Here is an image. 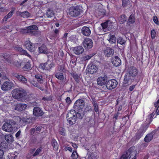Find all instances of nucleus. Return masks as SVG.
Segmentation results:
<instances>
[{"instance_id":"1","label":"nucleus","mask_w":159,"mask_h":159,"mask_svg":"<svg viewBox=\"0 0 159 159\" xmlns=\"http://www.w3.org/2000/svg\"><path fill=\"white\" fill-rule=\"evenodd\" d=\"M12 94L14 98L20 100L25 99L26 95V91L21 88L14 89L12 91Z\"/></svg>"},{"instance_id":"2","label":"nucleus","mask_w":159,"mask_h":159,"mask_svg":"<svg viewBox=\"0 0 159 159\" xmlns=\"http://www.w3.org/2000/svg\"><path fill=\"white\" fill-rule=\"evenodd\" d=\"M3 57L9 63L12 64L17 67H20L21 66L22 62L20 60L17 61L16 62L14 61V57L13 55L5 53L3 54Z\"/></svg>"},{"instance_id":"3","label":"nucleus","mask_w":159,"mask_h":159,"mask_svg":"<svg viewBox=\"0 0 159 159\" xmlns=\"http://www.w3.org/2000/svg\"><path fill=\"white\" fill-rule=\"evenodd\" d=\"M76 117V112L75 110H70L67 114V120L69 123L71 125H73L75 123Z\"/></svg>"},{"instance_id":"4","label":"nucleus","mask_w":159,"mask_h":159,"mask_svg":"<svg viewBox=\"0 0 159 159\" xmlns=\"http://www.w3.org/2000/svg\"><path fill=\"white\" fill-rule=\"evenodd\" d=\"M38 29V28L36 25H33L27 27L25 29H22L20 31L23 34L28 33L31 35H34L36 32L34 30H37Z\"/></svg>"},{"instance_id":"5","label":"nucleus","mask_w":159,"mask_h":159,"mask_svg":"<svg viewBox=\"0 0 159 159\" xmlns=\"http://www.w3.org/2000/svg\"><path fill=\"white\" fill-rule=\"evenodd\" d=\"M16 122L12 120H10L9 122H6L3 124L2 127V129L7 132H11L13 131V127L12 125H15Z\"/></svg>"},{"instance_id":"6","label":"nucleus","mask_w":159,"mask_h":159,"mask_svg":"<svg viewBox=\"0 0 159 159\" xmlns=\"http://www.w3.org/2000/svg\"><path fill=\"white\" fill-rule=\"evenodd\" d=\"M81 11L79 6L72 7L69 9V14L71 16L76 17L79 16Z\"/></svg>"},{"instance_id":"7","label":"nucleus","mask_w":159,"mask_h":159,"mask_svg":"<svg viewBox=\"0 0 159 159\" xmlns=\"http://www.w3.org/2000/svg\"><path fill=\"white\" fill-rule=\"evenodd\" d=\"M84 106V101L82 99H79L74 103L73 108L75 110L79 111L83 108Z\"/></svg>"},{"instance_id":"8","label":"nucleus","mask_w":159,"mask_h":159,"mask_svg":"<svg viewBox=\"0 0 159 159\" xmlns=\"http://www.w3.org/2000/svg\"><path fill=\"white\" fill-rule=\"evenodd\" d=\"M54 65L53 62L51 61H48L44 63L40 64L39 67L43 70H48L51 68L53 67Z\"/></svg>"},{"instance_id":"9","label":"nucleus","mask_w":159,"mask_h":159,"mask_svg":"<svg viewBox=\"0 0 159 159\" xmlns=\"http://www.w3.org/2000/svg\"><path fill=\"white\" fill-rule=\"evenodd\" d=\"M117 84V82L115 80H109L106 84V87L108 89H112L116 87Z\"/></svg>"},{"instance_id":"10","label":"nucleus","mask_w":159,"mask_h":159,"mask_svg":"<svg viewBox=\"0 0 159 159\" xmlns=\"http://www.w3.org/2000/svg\"><path fill=\"white\" fill-rule=\"evenodd\" d=\"M13 86V84L12 82L6 81L2 84L1 89L3 91H8L11 89Z\"/></svg>"},{"instance_id":"11","label":"nucleus","mask_w":159,"mask_h":159,"mask_svg":"<svg viewBox=\"0 0 159 159\" xmlns=\"http://www.w3.org/2000/svg\"><path fill=\"white\" fill-rule=\"evenodd\" d=\"M83 43L84 47L85 48H92L93 45V41L89 38H86L84 39Z\"/></svg>"},{"instance_id":"12","label":"nucleus","mask_w":159,"mask_h":159,"mask_svg":"<svg viewBox=\"0 0 159 159\" xmlns=\"http://www.w3.org/2000/svg\"><path fill=\"white\" fill-rule=\"evenodd\" d=\"M127 154L130 156L129 159H135L137 152L134 150V147H131L127 151Z\"/></svg>"},{"instance_id":"13","label":"nucleus","mask_w":159,"mask_h":159,"mask_svg":"<svg viewBox=\"0 0 159 159\" xmlns=\"http://www.w3.org/2000/svg\"><path fill=\"white\" fill-rule=\"evenodd\" d=\"M138 71L136 68L134 66H131L128 69L127 73L132 77L136 76L138 74Z\"/></svg>"},{"instance_id":"14","label":"nucleus","mask_w":159,"mask_h":159,"mask_svg":"<svg viewBox=\"0 0 159 159\" xmlns=\"http://www.w3.org/2000/svg\"><path fill=\"white\" fill-rule=\"evenodd\" d=\"M25 45L26 48L31 52H34L35 50L34 44H33L28 40L25 41Z\"/></svg>"},{"instance_id":"15","label":"nucleus","mask_w":159,"mask_h":159,"mask_svg":"<svg viewBox=\"0 0 159 159\" xmlns=\"http://www.w3.org/2000/svg\"><path fill=\"white\" fill-rule=\"evenodd\" d=\"M74 53L77 55L82 54L84 52V49L81 46L75 47L73 48Z\"/></svg>"},{"instance_id":"16","label":"nucleus","mask_w":159,"mask_h":159,"mask_svg":"<svg viewBox=\"0 0 159 159\" xmlns=\"http://www.w3.org/2000/svg\"><path fill=\"white\" fill-rule=\"evenodd\" d=\"M107 79L106 76L99 77L97 80V83L98 85L102 86L106 83Z\"/></svg>"},{"instance_id":"17","label":"nucleus","mask_w":159,"mask_h":159,"mask_svg":"<svg viewBox=\"0 0 159 159\" xmlns=\"http://www.w3.org/2000/svg\"><path fill=\"white\" fill-rule=\"evenodd\" d=\"M55 76L58 80H60L62 82H64L65 81V79L64 77L63 74L61 71L58 70L56 71Z\"/></svg>"},{"instance_id":"18","label":"nucleus","mask_w":159,"mask_h":159,"mask_svg":"<svg viewBox=\"0 0 159 159\" xmlns=\"http://www.w3.org/2000/svg\"><path fill=\"white\" fill-rule=\"evenodd\" d=\"M33 112L34 115L37 116H41L43 114L42 111L39 107H34Z\"/></svg>"},{"instance_id":"19","label":"nucleus","mask_w":159,"mask_h":159,"mask_svg":"<svg viewBox=\"0 0 159 159\" xmlns=\"http://www.w3.org/2000/svg\"><path fill=\"white\" fill-rule=\"evenodd\" d=\"M81 32L83 35L86 36H89L91 34V30L89 28L86 26H84L82 28Z\"/></svg>"},{"instance_id":"20","label":"nucleus","mask_w":159,"mask_h":159,"mask_svg":"<svg viewBox=\"0 0 159 159\" xmlns=\"http://www.w3.org/2000/svg\"><path fill=\"white\" fill-rule=\"evenodd\" d=\"M114 50L110 48H107L104 51V55L107 57H110L113 55Z\"/></svg>"},{"instance_id":"21","label":"nucleus","mask_w":159,"mask_h":159,"mask_svg":"<svg viewBox=\"0 0 159 159\" xmlns=\"http://www.w3.org/2000/svg\"><path fill=\"white\" fill-rule=\"evenodd\" d=\"M14 76L20 82L22 83L26 84L27 82V79L21 75L16 74L14 75Z\"/></svg>"},{"instance_id":"22","label":"nucleus","mask_w":159,"mask_h":159,"mask_svg":"<svg viewBox=\"0 0 159 159\" xmlns=\"http://www.w3.org/2000/svg\"><path fill=\"white\" fill-rule=\"evenodd\" d=\"M112 62L114 66H118L121 64V61L118 57L116 56L114 58H112Z\"/></svg>"},{"instance_id":"23","label":"nucleus","mask_w":159,"mask_h":159,"mask_svg":"<svg viewBox=\"0 0 159 159\" xmlns=\"http://www.w3.org/2000/svg\"><path fill=\"white\" fill-rule=\"evenodd\" d=\"M27 106V105L25 104H17L16 106L15 109L19 111H21L25 109Z\"/></svg>"},{"instance_id":"24","label":"nucleus","mask_w":159,"mask_h":159,"mask_svg":"<svg viewBox=\"0 0 159 159\" xmlns=\"http://www.w3.org/2000/svg\"><path fill=\"white\" fill-rule=\"evenodd\" d=\"M5 139L8 143H11L14 141V138L12 135L10 134H6L5 135Z\"/></svg>"},{"instance_id":"25","label":"nucleus","mask_w":159,"mask_h":159,"mask_svg":"<svg viewBox=\"0 0 159 159\" xmlns=\"http://www.w3.org/2000/svg\"><path fill=\"white\" fill-rule=\"evenodd\" d=\"M98 69V67L97 66L94 64H92L91 65L89 72L91 74L95 73L97 72Z\"/></svg>"},{"instance_id":"26","label":"nucleus","mask_w":159,"mask_h":159,"mask_svg":"<svg viewBox=\"0 0 159 159\" xmlns=\"http://www.w3.org/2000/svg\"><path fill=\"white\" fill-rule=\"evenodd\" d=\"M118 20L120 24H123L126 21L127 17L125 15H122L119 16Z\"/></svg>"},{"instance_id":"27","label":"nucleus","mask_w":159,"mask_h":159,"mask_svg":"<svg viewBox=\"0 0 159 159\" xmlns=\"http://www.w3.org/2000/svg\"><path fill=\"white\" fill-rule=\"evenodd\" d=\"M16 50L20 53L21 54L24 55L29 57L30 56L26 50H23L21 48L17 47Z\"/></svg>"},{"instance_id":"28","label":"nucleus","mask_w":159,"mask_h":159,"mask_svg":"<svg viewBox=\"0 0 159 159\" xmlns=\"http://www.w3.org/2000/svg\"><path fill=\"white\" fill-rule=\"evenodd\" d=\"M39 52L41 53H46L48 52L47 49L44 45H42L39 48Z\"/></svg>"},{"instance_id":"29","label":"nucleus","mask_w":159,"mask_h":159,"mask_svg":"<svg viewBox=\"0 0 159 159\" xmlns=\"http://www.w3.org/2000/svg\"><path fill=\"white\" fill-rule=\"evenodd\" d=\"M21 121L25 123H30L32 122V118L24 117L20 119V121Z\"/></svg>"},{"instance_id":"30","label":"nucleus","mask_w":159,"mask_h":159,"mask_svg":"<svg viewBox=\"0 0 159 159\" xmlns=\"http://www.w3.org/2000/svg\"><path fill=\"white\" fill-rule=\"evenodd\" d=\"M110 38L108 40L109 43H115L116 41V38L115 35L110 34Z\"/></svg>"},{"instance_id":"31","label":"nucleus","mask_w":159,"mask_h":159,"mask_svg":"<svg viewBox=\"0 0 159 159\" xmlns=\"http://www.w3.org/2000/svg\"><path fill=\"white\" fill-rule=\"evenodd\" d=\"M153 138L152 134H149L147 135L144 138V141L146 142L150 141Z\"/></svg>"},{"instance_id":"32","label":"nucleus","mask_w":159,"mask_h":159,"mask_svg":"<svg viewBox=\"0 0 159 159\" xmlns=\"http://www.w3.org/2000/svg\"><path fill=\"white\" fill-rule=\"evenodd\" d=\"M20 15L21 16L25 18H28L30 17V14L27 11L21 12L20 13Z\"/></svg>"},{"instance_id":"33","label":"nucleus","mask_w":159,"mask_h":159,"mask_svg":"<svg viewBox=\"0 0 159 159\" xmlns=\"http://www.w3.org/2000/svg\"><path fill=\"white\" fill-rule=\"evenodd\" d=\"M131 76H130L127 73L124 76V84H127L129 83V81L130 80Z\"/></svg>"},{"instance_id":"34","label":"nucleus","mask_w":159,"mask_h":159,"mask_svg":"<svg viewBox=\"0 0 159 159\" xmlns=\"http://www.w3.org/2000/svg\"><path fill=\"white\" fill-rule=\"evenodd\" d=\"M51 144L54 150H56L58 149V145L56 140L52 139L51 142Z\"/></svg>"},{"instance_id":"35","label":"nucleus","mask_w":159,"mask_h":159,"mask_svg":"<svg viewBox=\"0 0 159 159\" xmlns=\"http://www.w3.org/2000/svg\"><path fill=\"white\" fill-rule=\"evenodd\" d=\"M98 157V156L97 155V153L95 152H92L89 154L88 156L89 159H97Z\"/></svg>"},{"instance_id":"36","label":"nucleus","mask_w":159,"mask_h":159,"mask_svg":"<svg viewBox=\"0 0 159 159\" xmlns=\"http://www.w3.org/2000/svg\"><path fill=\"white\" fill-rule=\"evenodd\" d=\"M70 56L71 60L70 64L71 65L75 66L76 65V59L75 56L72 54H70Z\"/></svg>"},{"instance_id":"37","label":"nucleus","mask_w":159,"mask_h":159,"mask_svg":"<svg viewBox=\"0 0 159 159\" xmlns=\"http://www.w3.org/2000/svg\"><path fill=\"white\" fill-rule=\"evenodd\" d=\"M35 78L37 79V81L40 84L43 83V82L42 79V77L40 75H35Z\"/></svg>"},{"instance_id":"38","label":"nucleus","mask_w":159,"mask_h":159,"mask_svg":"<svg viewBox=\"0 0 159 159\" xmlns=\"http://www.w3.org/2000/svg\"><path fill=\"white\" fill-rule=\"evenodd\" d=\"M31 84L33 85V86L36 87L38 88L39 89H40L41 90H43L44 88L41 87H40L36 82H35L34 81H32L31 82Z\"/></svg>"},{"instance_id":"39","label":"nucleus","mask_w":159,"mask_h":159,"mask_svg":"<svg viewBox=\"0 0 159 159\" xmlns=\"http://www.w3.org/2000/svg\"><path fill=\"white\" fill-rule=\"evenodd\" d=\"M31 65L29 62H27L23 68V69L24 70H27L30 69Z\"/></svg>"},{"instance_id":"40","label":"nucleus","mask_w":159,"mask_h":159,"mask_svg":"<svg viewBox=\"0 0 159 159\" xmlns=\"http://www.w3.org/2000/svg\"><path fill=\"white\" fill-rule=\"evenodd\" d=\"M143 134V132L142 131V130L139 129L136 134V137L138 139H139L142 136Z\"/></svg>"},{"instance_id":"41","label":"nucleus","mask_w":159,"mask_h":159,"mask_svg":"<svg viewBox=\"0 0 159 159\" xmlns=\"http://www.w3.org/2000/svg\"><path fill=\"white\" fill-rule=\"evenodd\" d=\"M72 159H76L78 157V155L76 151H73L71 156Z\"/></svg>"},{"instance_id":"42","label":"nucleus","mask_w":159,"mask_h":159,"mask_svg":"<svg viewBox=\"0 0 159 159\" xmlns=\"http://www.w3.org/2000/svg\"><path fill=\"white\" fill-rule=\"evenodd\" d=\"M46 14L48 17H51L54 15V13L52 11L48 9L47 12Z\"/></svg>"},{"instance_id":"43","label":"nucleus","mask_w":159,"mask_h":159,"mask_svg":"<svg viewBox=\"0 0 159 159\" xmlns=\"http://www.w3.org/2000/svg\"><path fill=\"white\" fill-rule=\"evenodd\" d=\"M128 21L130 23H133L135 22V19L133 15H131L129 17Z\"/></svg>"},{"instance_id":"44","label":"nucleus","mask_w":159,"mask_h":159,"mask_svg":"<svg viewBox=\"0 0 159 159\" xmlns=\"http://www.w3.org/2000/svg\"><path fill=\"white\" fill-rule=\"evenodd\" d=\"M8 107L7 106L3 105L0 107V109L4 112H6L8 110Z\"/></svg>"},{"instance_id":"45","label":"nucleus","mask_w":159,"mask_h":159,"mask_svg":"<svg viewBox=\"0 0 159 159\" xmlns=\"http://www.w3.org/2000/svg\"><path fill=\"white\" fill-rule=\"evenodd\" d=\"M59 133L60 134L63 136L66 135L65 129L63 128H61L59 129Z\"/></svg>"},{"instance_id":"46","label":"nucleus","mask_w":159,"mask_h":159,"mask_svg":"<svg viewBox=\"0 0 159 159\" xmlns=\"http://www.w3.org/2000/svg\"><path fill=\"white\" fill-rule=\"evenodd\" d=\"M117 42L121 45L125 43V41L121 38H119L117 39Z\"/></svg>"},{"instance_id":"47","label":"nucleus","mask_w":159,"mask_h":159,"mask_svg":"<svg viewBox=\"0 0 159 159\" xmlns=\"http://www.w3.org/2000/svg\"><path fill=\"white\" fill-rule=\"evenodd\" d=\"M93 56V55L92 54L85 56L83 57V59L84 61L88 60L91 58Z\"/></svg>"},{"instance_id":"48","label":"nucleus","mask_w":159,"mask_h":159,"mask_svg":"<svg viewBox=\"0 0 159 159\" xmlns=\"http://www.w3.org/2000/svg\"><path fill=\"white\" fill-rule=\"evenodd\" d=\"M93 105L95 111L97 112L99 110L98 104L94 101L93 102Z\"/></svg>"},{"instance_id":"49","label":"nucleus","mask_w":159,"mask_h":159,"mask_svg":"<svg viewBox=\"0 0 159 159\" xmlns=\"http://www.w3.org/2000/svg\"><path fill=\"white\" fill-rule=\"evenodd\" d=\"M107 23L108 22H106L101 24V26L103 30H105L107 28Z\"/></svg>"},{"instance_id":"50","label":"nucleus","mask_w":159,"mask_h":159,"mask_svg":"<svg viewBox=\"0 0 159 159\" xmlns=\"http://www.w3.org/2000/svg\"><path fill=\"white\" fill-rule=\"evenodd\" d=\"M127 152L125 154H124L122 155L120 159H128V157L129 156V155L127 154Z\"/></svg>"},{"instance_id":"51","label":"nucleus","mask_w":159,"mask_h":159,"mask_svg":"<svg viewBox=\"0 0 159 159\" xmlns=\"http://www.w3.org/2000/svg\"><path fill=\"white\" fill-rule=\"evenodd\" d=\"M156 34V32L154 30H151V35L152 39H154L155 38Z\"/></svg>"},{"instance_id":"52","label":"nucleus","mask_w":159,"mask_h":159,"mask_svg":"<svg viewBox=\"0 0 159 159\" xmlns=\"http://www.w3.org/2000/svg\"><path fill=\"white\" fill-rule=\"evenodd\" d=\"M14 12V11L13 10H12L7 15H6L7 16L8 18V19L11 17Z\"/></svg>"},{"instance_id":"53","label":"nucleus","mask_w":159,"mask_h":159,"mask_svg":"<svg viewBox=\"0 0 159 159\" xmlns=\"http://www.w3.org/2000/svg\"><path fill=\"white\" fill-rule=\"evenodd\" d=\"M41 151V150L40 148H38L33 154V156L34 157L39 155Z\"/></svg>"},{"instance_id":"54","label":"nucleus","mask_w":159,"mask_h":159,"mask_svg":"<svg viewBox=\"0 0 159 159\" xmlns=\"http://www.w3.org/2000/svg\"><path fill=\"white\" fill-rule=\"evenodd\" d=\"M153 21L157 25H158L159 22L156 16L153 17Z\"/></svg>"},{"instance_id":"55","label":"nucleus","mask_w":159,"mask_h":159,"mask_svg":"<svg viewBox=\"0 0 159 159\" xmlns=\"http://www.w3.org/2000/svg\"><path fill=\"white\" fill-rule=\"evenodd\" d=\"M68 34L67 33H65L64 34L62 38H61L64 42H65L66 40V37Z\"/></svg>"},{"instance_id":"56","label":"nucleus","mask_w":159,"mask_h":159,"mask_svg":"<svg viewBox=\"0 0 159 159\" xmlns=\"http://www.w3.org/2000/svg\"><path fill=\"white\" fill-rule=\"evenodd\" d=\"M66 102L68 104V105L70 104L71 102V101L69 97H67L66 99Z\"/></svg>"},{"instance_id":"57","label":"nucleus","mask_w":159,"mask_h":159,"mask_svg":"<svg viewBox=\"0 0 159 159\" xmlns=\"http://www.w3.org/2000/svg\"><path fill=\"white\" fill-rule=\"evenodd\" d=\"M73 77L74 78V79H75V80L78 82L79 80V76L78 75H77V74H75L74 75H73Z\"/></svg>"},{"instance_id":"58","label":"nucleus","mask_w":159,"mask_h":159,"mask_svg":"<svg viewBox=\"0 0 159 159\" xmlns=\"http://www.w3.org/2000/svg\"><path fill=\"white\" fill-rule=\"evenodd\" d=\"M35 129L33 128L30 129V133L31 135H32L35 133Z\"/></svg>"},{"instance_id":"59","label":"nucleus","mask_w":159,"mask_h":159,"mask_svg":"<svg viewBox=\"0 0 159 159\" xmlns=\"http://www.w3.org/2000/svg\"><path fill=\"white\" fill-rule=\"evenodd\" d=\"M42 127L41 126H39L36 127V129H35V131H37L36 133H37L40 131V130L41 129Z\"/></svg>"},{"instance_id":"60","label":"nucleus","mask_w":159,"mask_h":159,"mask_svg":"<svg viewBox=\"0 0 159 159\" xmlns=\"http://www.w3.org/2000/svg\"><path fill=\"white\" fill-rule=\"evenodd\" d=\"M20 133H21V131L20 130H19V131H18L17 132V133L16 134V135H15L16 137V138L20 136Z\"/></svg>"},{"instance_id":"61","label":"nucleus","mask_w":159,"mask_h":159,"mask_svg":"<svg viewBox=\"0 0 159 159\" xmlns=\"http://www.w3.org/2000/svg\"><path fill=\"white\" fill-rule=\"evenodd\" d=\"M135 85H134L131 86L129 88V90L130 91H132L133 90L135 87Z\"/></svg>"},{"instance_id":"62","label":"nucleus","mask_w":159,"mask_h":159,"mask_svg":"<svg viewBox=\"0 0 159 159\" xmlns=\"http://www.w3.org/2000/svg\"><path fill=\"white\" fill-rule=\"evenodd\" d=\"M8 19V18L7 16L6 15L3 18L2 20L3 21H6Z\"/></svg>"},{"instance_id":"63","label":"nucleus","mask_w":159,"mask_h":159,"mask_svg":"<svg viewBox=\"0 0 159 159\" xmlns=\"http://www.w3.org/2000/svg\"><path fill=\"white\" fill-rule=\"evenodd\" d=\"M72 146L75 148L76 149L78 148L77 145L75 143H72Z\"/></svg>"},{"instance_id":"64","label":"nucleus","mask_w":159,"mask_h":159,"mask_svg":"<svg viewBox=\"0 0 159 159\" xmlns=\"http://www.w3.org/2000/svg\"><path fill=\"white\" fill-rule=\"evenodd\" d=\"M155 113H156L157 115H159V106L157 108Z\"/></svg>"}]
</instances>
